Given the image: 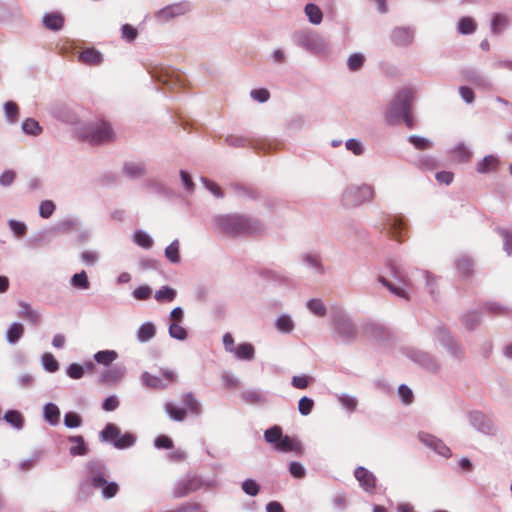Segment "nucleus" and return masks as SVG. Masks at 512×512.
I'll use <instances>...</instances> for the list:
<instances>
[{
    "label": "nucleus",
    "mask_w": 512,
    "mask_h": 512,
    "mask_svg": "<svg viewBox=\"0 0 512 512\" xmlns=\"http://www.w3.org/2000/svg\"><path fill=\"white\" fill-rule=\"evenodd\" d=\"M212 225L214 231L232 238L258 235L264 231V225L258 219L238 213L214 215Z\"/></svg>",
    "instance_id": "f257e3e1"
},
{
    "label": "nucleus",
    "mask_w": 512,
    "mask_h": 512,
    "mask_svg": "<svg viewBox=\"0 0 512 512\" xmlns=\"http://www.w3.org/2000/svg\"><path fill=\"white\" fill-rule=\"evenodd\" d=\"M108 469L104 462L92 460L87 465V474L85 481L81 484V491L85 485L96 489H101L104 499L113 498L119 490V486L114 481H107Z\"/></svg>",
    "instance_id": "f03ea898"
},
{
    "label": "nucleus",
    "mask_w": 512,
    "mask_h": 512,
    "mask_svg": "<svg viewBox=\"0 0 512 512\" xmlns=\"http://www.w3.org/2000/svg\"><path fill=\"white\" fill-rule=\"evenodd\" d=\"M333 338L336 341L350 344L358 337V328L352 318L345 312L339 311L332 316Z\"/></svg>",
    "instance_id": "7ed1b4c3"
},
{
    "label": "nucleus",
    "mask_w": 512,
    "mask_h": 512,
    "mask_svg": "<svg viewBox=\"0 0 512 512\" xmlns=\"http://www.w3.org/2000/svg\"><path fill=\"white\" fill-rule=\"evenodd\" d=\"M413 97L412 88H404L397 93L386 113V121L389 125L400 123L401 118L410 112Z\"/></svg>",
    "instance_id": "20e7f679"
},
{
    "label": "nucleus",
    "mask_w": 512,
    "mask_h": 512,
    "mask_svg": "<svg viewBox=\"0 0 512 512\" xmlns=\"http://www.w3.org/2000/svg\"><path fill=\"white\" fill-rule=\"evenodd\" d=\"M373 186L368 184H351L342 193L341 203L346 208H355L374 199Z\"/></svg>",
    "instance_id": "39448f33"
},
{
    "label": "nucleus",
    "mask_w": 512,
    "mask_h": 512,
    "mask_svg": "<svg viewBox=\"0 0 512 512\" xmlns=\"http://www.w3.org/2000/svg\"><path fill=\"white\" fill-rule=\"evenodd\" d=\"M99 438L102 442L110 443L118 450L128 449L136 444L137 436L131 432L121 433L113 423H108L100 431Z\"/></svg>",
    "instance_id": "423d86ee"
},
{
    "label": "nucleus",
    "mask_w": 512,
    "mask_h": 512,
    "mask_svg": "<svg viewBox=\"0 0 512 512\" xmlns=\"http://www.w3.org/2000/svg\"><path fill=\"white\" fill-rule=\"evenodd\" d=\"M404 354L412 362L430 373H437L440 370V363L437 358L429 352L408 347L405 348Z\"/></svg>",
    "instance_id": "0eeeda50"
},
{
    "label": "nucleus",
    "mask_w": 512,
    "mask_h": 512,
    "mask_svg": "<svg viewBox=\"0 0 512 512\" xmlns=\"http://www.w3.org/2000/svg\"><path fill=\"white\" fill-rule=\"evenodd\" d=\"M293 43L310 53H320L325 49L323 40L309 31H295L292 34Z\"/></svg>",
    "instance_id": "6e6552de"
},
{
    "label": "nucleus",
    "mask_w": 512,
    "mask_h": 512,
    "mask_svg": "<svg viewBox=\"0 0 512 512\" xmlns=\"http://www.w3.org/2000/svg\"><path fill=\"white\" fill-rule=\"evenodd\" d=\"M84 136L92 144L99 145L112 141L114 132L108 122L100 121L89 125L84 132Z\"/></svg>",
    "instance_id": "1a4fd4ad"
},
{
    "label": "nucleus",
    "mask_w": 512,
    "mask_h": 512,
    "mask_svg": "<svg viewBox=\"0 0 512 512\" xmlns=\"http://www.w3.org/2000/svg\"><path fill=\"white\" fill-rule=\"evenodd\" d=\"M163 378L150 374L145 371L141 374V382L143 386L151 389H165L170 383L177 379V374L170 369H161Z\"/></svg>",
    "instance_id": "9d476101"
},
{
    "label": "nucleus",
    "mask_w": 512,
    "mask_h": 512,
    "mask_svg": "<svg viewBox=\"0 0 512 512\" xmlns=\"http://www.w3.org/2000/svg\"><path fill=\"white\" fill-rule=\"evenodd\" d=\"M151 77L170 89L181 86L184 82L182 75L178 71L164 66L155 67L154 70L151 71Z\"/></svg>",
    "instance_id": "9b49d317"
},
{
    "label": "nucleus",
    "mask_w": 512,
    "mask_h": 512,
    "mask_svg": "<svg viewBox=\"0 0 512 512\" xmlns=\"http://www.w3.org/2000/svg\"><path fill=\"white\" fill-rule=\"evenodd\" d=\"M470 425L480 433L485 435H494L496 427L492 420L481 411H471L468 413Z\"/></svg>",
    "instance_id": "f8f14e48"
},
{
    "label": "nucleus",
    "mask_w": 512,
    "mask_h": 512,
    "mask_svg": "<svg viewBox=\"0 0 512 512\" xmlns=\"http://www.w3.org/2000/svg\"><path fill=\"white\" fill-rule=\"evenodd\" d=\"M203 482L198 476H189L176 482L172 494L174 498H182L199 490Z\"/></svg>",
    "instance_id": "ddd939ff"
},
{
    "label": "nucleus",
    "mask_w": 512,
    "mask_h": 512,
    "mask_svg": "<svg viewBox=\"0 0 512 512\" xmlns=\"http://www.w3.org/2000/svg\"><path fill=\"white\" fill-rule=\"evenodd\" d=\"M191 10L188 2H180L167 5L155 13V18L161 22H168L175 17L182 16Z\"/></svg>",
    "instance_id": "4468645a"
},
{
    "label": "nucleus",
    "mask_w": 512,
    "mask_h": 512,
    "mask_svg": "<svg viewBox=\"0 0 512 512\" xmlns=\"http://www.w3.org/2000/svg\"><path fill=\"white\" fill-rule=\"evenodd\" d=\"M418 439L423 445L430 448L438 455L445 458H449L452 456L451 449L441 439L437 438L436 436L426 432H419Z\"/></svg>",
    "instance_id": "2eb2a0df"
},
{
    "label": "nucleus",
    "mask_w": 512,
    "mask_h": 512,
    "mask_svg": "<svg viewBox=\"0 0 512 512\" xmlns=\"http://www.w3.org/2000/svg\"><path fill=\"white\" fill-rule=\"evenodd\" d=\"M354 476L364 491L368 493H373L375 491L377 478L371 471L363 466H358L354 470Z\"/></svg>",
    "instance_id": "dca6fc26"
},
{
    "label": "nucleus",
    "mask_w": 512,
    "mask_h": 512,
    "mask_svg": "<svg viewBox=\"0 0 512 512\" xmlns=\"http://www.w3.org/2000/svg\"><path fill=\"white\" fill-rule=\"evenodd\" d=\"M461 75L464 81L475 85L477 88L485 90L491 89L492 85L488 77L475 68L464 69L462 70Z\"/></svg>",
    "instance_id": "f3484780"
},
{
    "label": "nucleus",
    "mask_w": 512,
    "mask_h": 512,
    "mask_svg": "<svg viewBox=\"0 0 512 512\" xmlns=\"http://www.w3.org/2000/svg\"><path fill=\"white\" fill-rule=\"evenodd\" d=\"M127 369L122 364H116L101 373L100 382L104 384H116L126 375Z\"/></svg>",
    "instance_id": "a211bd4d"
},
{
    "label": "nucleus",
    "mask_w": 512,
    "mask_h": 512,
    "mask_svg": "<svg viewBox=\"0 0 512 512\" xmlns=\"http://www.w3.org/2000/svg\"><path fill=\"white\" fill-rule=\"evenodd\" d=\"M414 33L410 27H396L391 33V40L397 46L407 47L413 42Z\"/></svg>",
    "instance_id": "6ab92c4d"
},
{
    "label": "nucleus",
    "mask_w": 512,
    "mask_h": 512,
    "mask_svg": "<svg viewBox=\"0 0 512 512\" xmlns=\"http://www.w3.org/2000/svg\"><path fill=\"white\" fill-rule=\"evenodd\" d=\"M64 21V16L59 12L45 13L42 17L43 26L53 32L62 30Z\"/></svg>",
    "instance_id": "aec40b11"
},
{
    "label": "nucleus",
    "mask_w": 512,
    "mask_h": 512,
    "mask_svg": "<svg viewBox=\"0 0 512 512\" xmlns=\"http://www.w3.org/2000/svg\"><path fill=\"white\" fill-rule=\"evenodd\" d=\"M364 332L367 336L376 340H386L390 336L389 330L382 324L368 322L364 326Z\"/></svg>",
    "instance_id": "412c9836"
},
{
    "label": "nucleus",
    "mask_w": 512,
    "mask_h": 512,
    "mask_svg": "<svg viewBox=\"0 0 512 512\" xmlns=\"http://www.w3.org/2000/svg\"><path fill=\"white\" fill-rule=\"evenodd\" d=\"M18 305L21 308V310L18 313L20 317L27 320L32 325H37L40 322V312L33 309L29 303L25 301H19Z\"/></svg>",
    "instance_id": "4be33fe9"
},
{
    "label": "nucleus",
    "mask_w": 512,
    "mask_h": 512,
    "mask_svg": "<svg viewBox=\"0 0 512 512\" xmlns=\"http://www.w3.org/2000/svg\"><path fill=\"white\" fill-rule=\"evenodd\" d=\"M68 442L73 444L69 448V453L72 456H85L89 452V448L84 440V437L81 435L77 436H69Z\"/></svg>",
    "instance_id": "5701e85b"
},
{
    "label": "nucleus",
    "mask_w": 512,
    "mask_h": 512,
    "mask_svg": "<svg viewBox=\"0 0 512 512\" xmlns=\"http://www.w3.org/2000/svg\"><path fill=\"white\" fill-rule=\"evenodd\" d=\"M156 335V326L153 322L147 321L141 324L136 332L137 341L147 343Z\"/></svg>",
    "instance_id": "b1692460"
},
{
    "label": "nucleus",
    "mask_w": 512,
    "mask_h": 512,
    "mask_svg": "<svg viewBox=\"0 0 512 512\" xmlns=\"http://www.w3.org/2000/svg\"><path fill=\"white\" fill-rule=\"evenodd\" d=\"M386 229L388 233L396 240H400L406 225L399 217H390L387 219Z\"/></svg>",
    "instance_id": "393cba45"
},
{
    "label": "nucleus",
    "mask_w": 512,
    "mask_h": 512,
    "mask_svg": "<svg viewBox=\"0 0 512 512\" xmlns=\"http://www.w3.org/2000/svg\"><path fill=\"white\" fill-rule=\"evenodd\" d=\"M123 172L130 179H139L145 175L146 167L142 162H126L123 166Z\"/></svg>",
    "instance_id": "a878e982"
},
{
    "label": "nucleus",
    "mask_w": 512,
    "mask_h": 512,
    "mask_svg": "<svg viewBox=\"0 0 512 512\" xmlns=\"http://www.w3.org/2000/svg\"><path fill=\"white\" fill-rule=\"evenodd\" d=\"M43 418L52 426H56L60 422V410L58 406L52 402L46 403L43 407Z\"/></svg>",
    "instance_id": "bb28decb"
},
{
    "label": "nucleus",
    "mask_w": 512,
    "mask_h": 512,
    "mask_svg": "<svg viewBox=\"0 0 512 512\" xmlns=\"http://www.w3.org/2000/svg\"><path fill=\"white\" fill-rule=\"evenodd\" d=\"M79 60L88 65H98L102 62L103 56L94 48H86L80 53Z\"/></svg>",
    "instance_id": "cd10ccee"
},
{
    "label": "nucleus",
    "mask_w": 512,
    "mask_h": 512,
    "mask_svg": "<svg viewBox=\"0 0 512 512\" xmlns=\"http://www.w3.org/2000/svg\"><path fill=\"white\" fill-rule=\"evenodd\" d=\"M509 25V19L505 14L495 13L491 20V32L494 35L501 34Z\"/></svg>",
    "instance_id": "c85d7f7f"
},
{
    "label": "nucleus",
    "mask_w": 512,
    "mask_h": 512,
    "mask_svg": "<svg viewBox=\"0 0 512 512\" xmlns=\"http://www.w3.org/2000/svg\"><path fill=\"white\" fill-rule=\"evenodd\" d=\"M182 402L186 405L189 412L194 416H200L202 414V405L196 399L191 392L184 393L182 396Z\"/></svg>",
    "instance_id": "c756f323"
},
{
    "label": "nucleus",
    "mask_w": 512,
    "mask_h": 512,
    "mask_svg": "<svg viewBox=\"0 0 512 512\" xmlns=\"http://www.w3.org/2000/svg\"><path fill=\"white\" fill-rule=\"evenodd\" d=\"M275 328L283 334L291 333L295 328V323L288 314H281L275 321Z\"/></svg>",
    "instance_id": "7c9ffc66"
},
{
    "label": "nucleus",
    "mask_w": 512,
    "mask_h": 512,
    "mask_svg": "<svg viewBox=\"0 0 512 512\" xmlns=\"http://www.w3.org/2000/svg\"><path fill=\"white\" fill-rule=\"evenodd\" d=\"M499 164V159L494 155L485 156L476 167L477 172L479 173H488L491 171H496Z\"/></svg>",
    "instance_id": "2f4dec72"
},
{
    "label": "nucleus",
    "mask_w": 512,
    "mask_h": 512,
    "mask_svg": "<svg viewBox=\"0 0 512 512\" xmlns=\"http://www.w3.org/2000/svg\"><path fill=\"white\" fill-rule=\"evenodd\" d=\"M24 334V327L19 322H13L6 331V340L10 344H16Z\"/></svg>",
    "instance_id": "473e14b6"
},
{
    "label": "nucleus",
    "mask_w": 512,
    "mask_h": 512,
    "mask_svg": "<svg viewBox=\"0 0 512 512\" xmlns=\"http://www.w3.org/2000/svg\"><path fill=\"white\" fill-rule=\"evenodd\" d=\"M93 358L98 364L109 366L118 358V353L115 350H100L94 354Z\"/></svg>",
    "instance_id": "72a5a7b5"
},
{
    "label": "nucleus",
    "mask_w": 512,
    "mask_h": 512,
    "mask_svg": "<svg viewBox=\"0 0 512 512\" xmlns=\"http://www.w3.org/2000/svg\"><path fill=\"white\" fill-rule=\"evenodd\" d=\"M6 121L9 124H15L19 120V108L13 101H7L3 105Z\"/></svg>",
    "instance_id": "f704fd0d"
},
{
    "label": "nucleus",
    "mask_w": 512,
    "mask_h": 512,
    "mask_svg": "<svg viewBox=\"0 0 512 512\" xmlns=\"http://www.w3.org/2000/svg\"><path fill=\"white\" fill-rule=\"evenodd\" d=\"M377 280L395 296L405 300H409V294L404 288L395 286L383 276H378Z\"/></svg>",
    "instance_id": "c9c22d12"
},
{
    "label": "nucleus",
    "mask_w": 512,
    "mask_h": 512,
    "mask_svg": "<svg viewBox=\"0 0 512 512\" xmlns=\"http://www.w3.org/2000/svg\"><path fill=\"white\" fill-rule=\"evenodd\" d=\"M4 420L17 430H21L24 426V418L17 410H8L4 414Z\"/></svg>",
    "instance_id": "e433bc0d"
},
{
    "label": "nucleus",
    "mask_w": 512,
    "mask_h": 512,
    "mask_svg": "<svg viewBox=\"0 0 512 512\" xmlns=\"http://www.w3.org/2000/svg\"><path fill=\"white\" fill-rule=\"evenodd\" d=\"M21 129L23 133L30 136H38L42 132V127L40 126L38 121H36L33 118L25 119L21 125Z\"/></svg>",
    "instance_id": "4c0bfd02"
},
{
    "label": "nucleus",
    "mask_w": 512,
    "mask_h": 512,
    "mask_svg": "<svg viewBox=\"0 0 512 512\" xmlns=\"http://www.w3.org/2000/svg\"><path fill=\"white\" fill-rule=\"evenodd\" d=\"M473 260L466 256H460L456 260V268L462 276H469L473 270Z\"/></svg>",
    "instance_id": "58836bf2"
},
{
    "label": "nucleus",
    "mask_w": 512,
    "mask_h": 512,
    "mask_svg": "<svg viewBox=\"0 0 512 512\" xmlns=\"http://www.w3.org/2000/svg\"><path fill=\"white\" fill-rule=\"evenodd\" d=\"M165 411L174 421L181 422L186 418L187 412L183 408H179L171 402L165 404Z\"/></svg>",
    "instance_id": "ea45409f"
},
{
    "label": "nucleus",
    "mask_w": 512,
    "mask_h": 512,
    "mask_svg": "<svg viewBox=\"0 0 512 512\" xmlns=\"http://www.w3.org/2000/svg\"><path fill=\"white\" fill-rule=\"evenodd\" d=\"M179 246V240L175 239L165 248V257L173 264L180 262Z\"/></svg>",
    "instance_id": "a19ab883"
},
{
    "label": "nucleus",
    "mask_w": 512,
    "mask_h": 512,
    "mask_svg": "<svg viewBox=\"0 0 512 512\" xmlns=\"http://www.w3.org/2000/svg\"><path fill=\"white\" fill-rule=\"evenodd\" d=\"M305 14L307 15L310 23L314 25L320 24L323 18L322 11L313 3H309L305 6Z\"/></svg>",
    "instance_id": "79ce46f5"
},
{
    "label": "nucleus",
    "mask_w": 512,
    "mask_h": 512,
    "mask_svg": "<svg viewBox=\"0 0 512 512\" xmlns=\"http://www.w3.org/2000/svg\"><path fill=\"white\" fill-rule=\"evenodd\" d=\"M177 292L169 286H162L156 291L154 297L158 302H172L176 298Z\"/></svg>",
    "instance_id": "37998d69"
},
{
    "label": "nucleus",
    "mask_w": 512,
    "mask_h": 512,
    "mask_svg": "<svg viewBox=\"0 0 512 512\" xmlns=\"http://www.w3.org/2000/svg\"><path fill=\"white\" fill-rule=\"evenodd\" d=\"M235 354L237 358L249 361L254 358L255 350L252 344L242 343L237 346Z\"/></svg>",
    "instance_id": "c03bdc74"
},
{
    "label": "nucleus",
    "mask_w": 512,
    "mask_h": 512,
    "mask_svg": "<svg viewBox=\"0 0 512 512\" xmlns=\"http://www.w3.org/2000/svg\"><path fill=\"white\" fill-rule=\"evenodd\" d=\"M133 241L140 247L149 249L153 245V239L151 236L143 231V230H136L133 234Z\"/></svg>",
    "instance_id": "a18cd8bd"
},
{
    "label": "nucleus",
    "mask_w": 512,
    "mask_h": 512,
    "mask_svg": "<svg viewBox=\"0 0 512 512\" xmlns=\"http://www.w3.org/2000/svg\"><path fill=\"white\" fill-rule=\"evenodd\" d=\"M70 284L77 289L87 290L90 287V282L85 271L75 273L71 279Z\"/></svg>",
    "instance_id": "49530a36"
},
{
    "label": "nucleus",
    "mask_w": 512,
    "mask_h": 512,
    "mask_svg": "<svg viewBox=\"0 0 512 512\" xmlns=\"http://www.w3.org/2000/svg\"><path fill=\"white\" fill-rule=\"evenodd\" d=\"M168 334L171 338L184 341L188 337L187 330L181 326V323L172 322L168 327Z\"/></svg>",
    "instance_id": "de8ad7c7"
},
{
    "label": "nucleus",
    "mask_w": 512,
    "mask_h": 512,
    "mask_svg": "<svg viewBox=\"0 0 512 512\" xmlns=\"http://www.w3.org/2000/svg\"><path fill=\"white\" fill-rule=\"evenodd\" d=\"M462 322L468 330H474L481 323V314L478 311H470L462 317Z\"/></svg>",
    "instance_id": "09e8293b"
},
{
    "label": "nucleus",
    "mask_w": 512,
    "mask_h": 512,
    "mask_svg": "<svg viewBox=\"0 0 512 512\" xmlns=\"http://www.w3.org/2000/svg\"><path fill=\"white\" fill-rule=\"evenodd\" d=\"M282 435V428L275 425L264 432V440L275 448Z\"/></svg>",
    "instance_id": "8fccbe9b"
},
{
    "label": "nucleus",
    "mask_w": 512,
    "mask_h": 512,
    "mask_svg": "<svg viewBox=\"0 0 512 512\" xmlns=\"http://www.w3.org/2000/svg\"><path fill=\"white\" fill-rule=\"evenodd\" d=\"M458 32L463 35H469L475 32L476 24L471 17H462L458 22Z\"/></svg>",
    "instance_id": "3c124183"
},
{
    "label": "nucleus",
    "mask_w": 512,
    "mask_h": 512,
    "mask_svg": "<svg viewBox=\"0 0 512 512\" xmlns=\"http://www.w3.org/2000/svg\"><path fill=\"white\" fill-rule=\"evenodd\" d=\"M79 222L77 219H73V218H70V219H65V220H62V221H59L58 223H56L52 230L55 232V233H66V232H69L73 229H75L77 226H78Z\"/></svg>",
    "instance_id": "603ef678"
},
{
    "label": "nucleus",
    "mask_w": 512,
    "mask_h": 512,
    "mask_svg": "<svg viewBox=\"0 0 512 512\" xmlns=\"http://www.w3.org/2000/svg\"><path fill=\"white\" fill-rule=\"evenodd\" d=\"M435 338L443 347L455 340L451 332L444 326H438L435 329Z\"/></svg>",
    "instance_id": "864d4df0"
},
{
    "label": "nucleus",
    "mask_w": 512,
    "mask_h": 512,
    "mask_svg": "<svg viewBox=\"0 0 512 512\" xmlns=\"http://www.w3.org/2000/svg\"><path fill=\"white\" fill-rule=\"evenodd\" d=\"M298 446V443H295L289 436L282 435L274 449L281 452H291L297 450Z\"/></svg>",
    "instance_id": "5fc2aeb1"
},
{
    "label": "nucleus",
    "mask_w": 512,
    "mask_h": 512,
    "mask_svg": "<svg viewBox=\"0 0 512 512\" xmlns=\"http://www.w3.org/2000/svg\"><path fill=\"white\" fill-rule=\"evenodd\" d=\"M41 361L44 370L47 372L55 373L59 370V363L51 353H44L41 357Z\"/></svg>",
    "instance_id": "6e6d98bb"
},
{
    "label": "nucleus",
    "mask_w": 512,
    "mask_h": 512,
    "mask_svg": "<svg viewBox=\"0 0 512 512\" xmlns=\"http://www.w3.org/2000/svg\"><path fill=\"white\" fill-rule=\"evenodd\" d=\"M307 308L316 316L324 317L327 313V308L322 300L312 298L307 302Z\"/></svg>",
    "instance_id": "4d7b16f0"
},
{
    "label": "nucleus",
    "mask_w": 512,
    "mask_h": 512,
    "mask_svg": "<svg viewBox=\"0 0 512 512\" xmlns=\"http://www.w3.org/2000/svg\"><path fill=\"white\" fill-rule=\"evenodd\" d=\"M497 233L503 238V250L508 256H512V232L505 228H496Z\"/></svg>",
    "instance_id": "13d9d810"
},
{
    "label": "nucleus",
    "mask_w": 512,
    "mask_h": 512,
    "mask_svg": "<svg viewBox=\"0 0 512 512\" xmlns=\"http://www.w3.org/2000/svg\"><path fill=\"white\" fill-rule=\"evenodd\" d=\"M408 141L418 150H427L433 145L431 140L418 135H410Z\"/></svg>",
    "instance_id": "bf43d9fd"
},
{
    "label": "nucleus",
    "mask_w": 512,
    "mask_h": 512,
    "mask_svg": "<svg viewBox=\"0 0 512 512\" xmlns=\"http://www.w3.org/2000/svg\"><path fill=\"white\" fill-rule=\"evenodd\" d=\"M338 401L341 406L350 413L354 412L357 408L358 401L354 396L341 394L338 396Z\"/></svg>",
    "instance_id": "052dcab7"
},
{
    "label": "nucleus",
    "mask_w": 512,
    "mask_h": 512,
    "mask_svg": "<svg viewBox=\"0 0 512 512\" xmlns=\"http://www.w3.org/2000/svg\"><path fill=\"white\" fill-rule=\"evenodd\" d=\"M485 310L495 316L508 315L510 312L509 307L497 302H487L485 304Z\"/></svg>",
    "instance_id": "680f3d73"
},
{
    "label": "nucleus",
    "mask_w": 512,
    "mask_h": 512,
    "mask_svg": "<svg viewBox=\"0 0 512 512\" xmlns=\"http://www.w3.org/2000/svg\"><path fill=\"white\" fill-rule=\"evenodd\" d=\"M365 58L361 53H353L347 59V67L350 71H358L362 68Z\"/></svg>",
    "instance_id": "e2e57ef3"
},
{
    "label": "nucleus",
    "mask_w": 512,
    "mask_h": 512,
    "mask_svg": "<svg viewBox=\"0 0 512 512\" xmlns=\"http://www.w3.org/2000/svg\"><path fill=\"white\" fill-rule=\"evenodd\" d=\"M241 488L245 494L252 497L258 495V493L260 492L259 484L251 478L245 479L242 482Z\"/></svg>",
    "instance_id": "0e129e2a"
},
{
    "label": "nucleus",
    "mask_w": 512,
    "mask_h": 512,
    "mask_svg": "<svg viewBox=\"0 0 512 512\" xmlns=\"http://www.w3.org/2000/svg\"><path fill=\"white\" fill-rule=\"evenodd\" d=\"M56 209V205L51 200H43L39 205V215L41 218H50Z\"/></svg>",
    "instance_id": "69168bd1"
},
{
    "label": "nucleus",
    "mask_w": 512,
    "mask_h": 512,
    "mask_svg": "<svg viewBox=\"0 0 512 512\" xmlns=\"http://www.w3.org/2000/svg\"><path fill=\"white\" fill-rule=\"evenodd\" d=\"M449 355L457 360H460L464 356V349L460 343H458L456 340L452 341L448 345L444 347Z\"/></svg>",
    "instance_id": "338daca9"
},
{
    "label": "nucleus",
    "mask_w": 512,
    "mask_h": 512,
    "mask_svg": "<svg viewBox=\"0 0 512 512\" xmlns=\"http://www.w3.org/2000/svg\"><path fill=\"white\" fill-rule=\"evenodd\" d=\"M81 424H82V418L79 414H77L75 412H67L64 415V425L67 428H69V429L78 428L81 426Z\"/></svg>",
    "instance_id": "774afa93"
}]
</instances>
